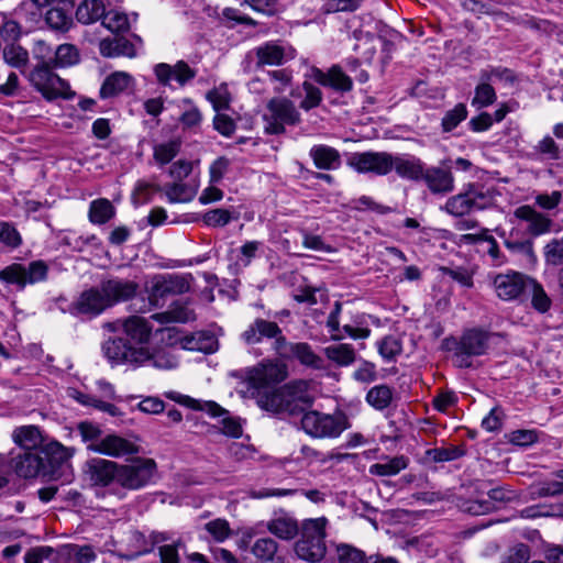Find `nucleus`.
<instances>
[{"instance_id": "13", "label": "nucleus", "mask_w": 563, "mask_h": 563, "mask_svg": "<svg viewBox=\"0 0 563 563\" xmlns=\"http://www.w3.org/2000/svg\"><path fill=\"white\" fill-rule=\"evenodd\" d=\"M190 275L166 274L153 279L150 299L157 306L159 299L167 296H175L188 292L190 290Z\"/></svg>"}, {"instance_id": "20", "label": "nucleus", "mask_w": 563, "mask_h": 563, "mask_svg": "<svg viewBox=\"0 0 563 563\" xmlns=\"http://www.w3.org/2000/svg\"><path fill=\"white\" fill-rule=\"evenodd\" d=\"M530 279L517 272L498 274L494 278V288L496 295L503 300H514L518 298L526 289Z\"/></svg>"}, {"instance_id": "41", "label": "nucleus", "mask_w": 563, "mask_h": 563, "mask_svg": "<svg viewBox=\"0 0 563 563\" xmlns=\"http://www.w3.org/2000/svg\"><path fill=\"white\" fill-rule=\"evenodd\" d=\"M408 466V460L400 455L385 457L382 462L369 466V473L376 476H395Z\"/></svg>"}, {"instance_id": "24", "label": "nucleus", "mask_w": 563, "mask_h": 563, "mask_svg": "<svg viewBox=\"0 0 563 563\" xmlns=\"http://www.w3.org/2000/svg\"><path fill=\"white\" fill-rule=\"evenodd\" d=\"M100 287L109 301V307L120 301L131 299L137 291L139 285L133 280L111 278L103 280Z\"/></svg>"}, {"instance_id": "21", "label": "nucleus", "mask_w": 563, "mask_h": 563, "mask_svg": "<svg viewBox=\"0 0 563 563\" xmlns=\"http://www.w3.org/2000/svg\"><path fill=\"white\" fill-rule=\"evenodd\" d=\"M154 74L157 81L164 86H169L172 80H175L181 87L196 76V71L184 60H179L173 66L159 63L154 67Z\"/></svg>"}, {"instance_id": "36", "label": "nucleus", "mask_w": 563, "mask_h": 563, "mask_svg": "<svg viewBox=\"0 0 563 563\" xmlns=\"http://www.w3.org/2000/svg\"><path fill=\"white\" fill-rule=\"evenodd\" d=\"M314 165L320 169H335L341 164L339 152L328 145H316L310 150Z\"/></svg>"}, {"instance_id": "50", "label": "nucleus", "mask_w": 563, "mask_h": 563, "mask_svg": "<svg viewBox=\"0 0 563 563\" xmlns=\"http://www.w3.org/2000/svg\"><path fill=\"white\" fill-rule=\"evenodd\" d=\"M382 44V40L379 37L373 35H364L357 40V44L355 45V49L360 54V59L363 63H371L378 45Z\"/></svg>"}, {"instance_id": "53", "label": "nucleus", "mask_w": 563, "mask_h": 563, "mask_svg": "<svg viewBox=\"0 0 563 563\" xmlns=\"http://www.w3.org/2000/svg\"><path fill=\"white\" fill-rule=\"evenodd\" d=\"M180 144L177 141H168L154 146V158L161 164L165 165L178 154Z\"/></svg>"}, {"instance_id": "34", "label": "nucleus", "mask_w": 563, "mask_h": 563, "mask_svg": "<svg viewBox=\"0 0 563 563\" xmlns=\"http://www.w3.org/2000/svg\"><path fill=\"white\" fill-rule=\"evenodd\" d=\"M516 217L529 222L528 230L533 235H540L549 231L551 221L541 213H538L530 206H521L516 212Z\"/></svg>"}, {"instance_id": "30", "label": "nucleus", "mask_w": 563, "mask_h": 563, "mask_svg": "<svg viewBox=\"0 0 563 563\" xmlns=\"http://www.w3.org/2000/svg\"><path fill=\"white\" fill-rule=\"evenodd\" d=\"M312 78L322 86H329L341 91H349L352 88V80L339 67H332L328 73L320 69H312Z\"/></svg>"}, {"instance_id": "38", "label": "nucleus", "mask_w": 563, "mask_h": 563, "mask_svg": "<svg viewBox=\"0 0 563 563\" xmlns=\"http://www.w3.org/2000/svg\"><path fill=\"white\" fill-rule=\"evenodd\" d=\"M13 442L25 451H35L42 443V435L37 427L22 426L12 432Z\"/></svg>"}, {"instance_id": "31", "label": "nucleus", "mask_w": 563, "mask_h": 563, "mask_svg": "<svg viewBox=\"0 0 563 563\" xmlns=\"http://www.w3.org/2000/svg\"><path fill=\"white\" fill-rule=\"evenodd\" d=\"M153 318L161 324L170 322L186 323L195 320L196 314L186 302L176 301L170 305L167 311L155 313L153 314Z\"/></svg>"}, {"instance_id": "35", "label": "nucleus", "mask_w": 563, "mask_h": 563, "mask_svg": "<svg viewBox=\"0 0 563 563\" xmlns=\"http://www.w3.org/2000/svg\"><path fill=\"white\" fill-rule=\"evenodd\" d=\"M12 13L23 23L25 30L31 32L40 25L43 16V9L32 0H25Z\"/></svg>"}, {"instance_id": "11", "label": "nucleus", "mask_w": 563, "mask_h": 563, "mask_svg": "<svg viewBox=\"0 0 563 563\" xmlns=\"http://www.w3.org/2000/svg\"><path fill=\"white\" fill-rule=\"evenodd\" d=\"M87 450L113 459L139 454L141 451L137 438H123L115 433L104 435L98 443L88 444Z\"/></svg>"}, {"instance_id": "58", "label": "nucleus", "mask_w": 563, "mask_h": 563, "mask_svg": "<svg viewBox=\"0 0 563 563\" xmlns=\"http://www.w3.org/2000/svg\"><path fill=\"white\" fill-rule=\"evenodd\" d=\"M205 529L217 542H223L231 536V528L225 519L211 520L206 523Z\"/></svg>"}, {"instance_id": "1", "label": "nucleus", "mask_w": 563, "mask_h": 563, "mask_svg": "<svg viewBox=\"0 0 563 563\" xmlns=\"http://www.w3.org/2000/svg\"><path fill=\"white\" fill-rule=\"evenodd\" d=\"M287 376V367L285 364L266 362L245 371V382L250 386V393L257 398V405L269 412L290 415L296 413V406L288 400L285 387L261 394L262 389L268 388L271 385L284 380Z\"/></svg>"}, {"instance_id": "8", "label": "nucleus", "mask_w": 563, "mask_h": 563, "mask_svg": "<svg viewBox=\"0 0 563 563\" xmlns=\"http://www.w3.org/2000/svg\"><path fill=\"white\" fill-rule=\"evenodd\" d=\"M265 131L279 134L286 125H295L300 121V113L295 104L286 98H272L266 106L264 115Z\"/></svg>"}, {"instance_id": "27", "label": "nucleus", "mask_w": 563, "mask_h": 563, "mask_svg": "<svg viewBox=\"0 0 563 563\" xmlns=\"http://www.w3.org/2000/svg\"><path fill=\"white\" fill-rule=\"evenodd\" d=\"M424 163L411 155H395L393 157V170L404 179L420 181Z\"/></svg>"}, {"instance_id": "55", "label": "nucleus", "mask_w": 563, "mask_h": 563, "mask_svg": "<svg viewBox=\"0 0 563 563\" xmlns=\"http://www.w3.org/2000/svg\"><path fill=\"white\" fill-rule=\"evenodd\" d=\"M207 99L211 102L213 109L218 112L228 109L231 101V95L229 92L228 86L225 84H221L220 86L213 88L207 93Z\"/></svg>"}, {"instance_id": "54", "label": "nucleus", "mask_w": 563, "mask_h": 563, "mask_svg": "<svg viewBox=\"0 0 563 563\" xmlns=\"http://www.w3.org/2000/svg\"><path fill=\"white\" fill-rule=\"evenodd\" d=\"M45 22L54 30L66 31L71 24V19L63 9L51 8L45 13Z\"/></svg>"}, {"instance_id": "17", "label": "nucleus", "mask_w": 563, "mask_h": 563, "mask_svg": "<svg viewBox=\"0 0 563 563\" xmlns=\"http://www.w3.org/2000/svg\"><path fill=\"white\" fill-rule=\"evenodd\" d=\"M257 65L278 66L295 57V49L285 43L277 41L266 42L255 49Z\"/></svg>"}, {"instance_id": "52", "label": "nucleus", "mask_w": 563, "mask_h": 563, "mask_svg": "<svg viewBox=\"0 0 563 563\" xmlns=\"http://www.w3.org/2000/svg\"><path fill=\"white\" fill-rule=\"evenodd\" d=\"M444 208L449 213L456 217L472 212L468 191L455 195L448 199Z\"/></svg>"}, {"instance_id": "23", "label": "nucleus", "mask_w": 563, "mask_h": 563, "mask_svg": "<svg viewBox=\"0 0 563 563\" xmlns=\"http://www.w3.org/2000/svg\"><path fill=\"white\" fill-rule=\"evenodd\" d=\"M506 76L509 77V71L507 69H490L483 70L481 74L482 82L476 86L474 98L472 99V106L477 109L488 107L494 103L496 100V92L494 88L489 85V81L495 78H501Z\"/></svg>"}, {"instance_id": "48", "label": "nucleus", "mask_w": 563, "mask_h": 563, "mask_svg": "<svg viewBox=\"0 0 563 563\" xmlns=\"http://www.w3.org/2000/svg\"><path fill=\"white\" fill-rule=\"evenodd\" d=\"M467 191L472 211L487 209L495 202V197L488 189H484L483 187L478 186H472Z\"/></svg>"}, {"instance_id": "5", "label": "nucleus", "mask_w": 563, "mask_h": 563, "mask_svg": "<svg viewBox=\"0 0 563 563\" xmlns=\"http://www.w3.org/2000/svg\"><path fill=\"white\" fill-rule=\"evenodd\" d=\"M85 473L96 489V495L104 497L107 494L118 495L119 463L95 457L86 462Z\"/></svg>"}, {"instance_id": "25", "label": "nucleus", "mask_w": 563, "mask_h": 563, "mask_svg": "<svg viewBox=\"0 0 563 563\" xmlns=\"http://www.w3.org/2000/svg\"><path fill=\"white\" fill-rule=\"evenodd\" d=\"M266 529L276 538L292 540L299 532L297 520L288 514H277L266 522Z\"/></svg>"}, {"instance_id": "16", "label": "nucleus", "mask_w": 563, "mask_h": 563, "mask_svg": "<svg viewBox=\"0 0 563 563\" xmlns=\"http://www.w3.org/2000/svg\"><path fill=\"white\" fill-rule=\"evenodd\" d=\"M44 454L52 463L51 472L54 471V475H51L55 479H58L59 476L56 475V467L62 470L63 483H70L73 481L74 474L71 471V466L69 464V460L73 457L75 450L71 448H66L59 442H49L44 448Z\"/></svg>"}, {"instance_id": "22", "label": "nucleus", "mask_w": 563, "mask_h": 563, "mask_svg": "<svg viewBox=\"0 0 563 563\" xmlns=\"http://www.w3.org/2000/svg\"><path fill=\"white\" fill-rule=\"evenodd\" d=\"M109 307V301L101 287L91 288L84 291L73 305V313L98 316Z\"/></svg>"}, {"instance_id": "64", "label": "nucleus", "mask_w": 563, "mask_h": 563, "mask_svg": "<svg viewBox=\"0 0 563 563\" xmlns=\"http://www.w3.org/2000/svg\"><path fill=\"white\" fill-rule=\"evenodd\" d=\"M529 284L532 286V306L540 312H545L551 306V300L545 294L544 289L541 285L534 283L533 280H529Z\"/></svg>"}, {"instance_id": "10", "label": "nucleus", "mask_w": 563, "mask_h": 563, "mask_svg": "<svg viewBox=\"0 0 563 563\" xmlns=\"http://www.w3.org/2000/svg\"><path fill=\"white\" fill-rule=\"evenodd\" d=\"M48 267L43 261H34L27 266L13 263L0 271V282L14 285L22 290L27 285L43 282L47 277Z\"/></svg>"}, {"instance_id": "60", "label": "nucleus", "mask_w": 563, "mask_h": 563, "mask_svg": "<svg viewBox=\"0 0 563 563\" xmlns=\"http://www.w3.org/2000/svg\"><path fill=\"white\" fill-rule=\"evenodd\" d=\"M68 563H90L96 559L95 551L89 545H73L67 549Z\"/></svg>"}, {"instance_id": "4", "label": "nucleus", "mask_w": 563, "mask_h": 563, "mask_svg": "<svg viewBox=\"0 0 563 563\" xmlns=\"http://www.w3.org/2000/svg\"><path fill=\"white\" fill-rule=\"evenodd\" d=\"M328 519L325 517L306 519L301 523V537L296 542L295 551L298 558L317 563L320 562L325 553V528Z\"/></svg>"}, {"instance_id": "6", "label": "nucleus", "mask_w": 563, "mask_h": 563, "mask_svg": "<svg viewBox=\"0 0 563 563\" xmlns=\"http://www.w3.org/2000/svg\"><path fill=\"white\" fill-rule=\"evenodd\" d=\"M54 66L36 65L27 75L30 84L38 91L46 100H54L57 98L70 99L74 92L67 81L54 74L52 69Z\"/></svg>"}, {"instance_id": "33", "label": "nucleus", "mask_w": 563, "mask_h": 563, "mask_svg": "<svg viewBox=\"0 0 563 563\" xmlns=\"http://www.w3.org/2000/svg\"><path fill=\"white\" fill-rule=\"evenodd\" d=\"M0 18V38L4 43L13 44L18 42L24 33H29L23 23L18 20L13 13H1Z\"/></svg>"}, {"instance_id": "26", "label": "nucleus", "mask_w": 563, "mask_h": 563, "mask_svg": "<svg viewBox=\"0 0 563 563\" xmlns=\"http://www.w3.org/2000/svg\"><path fill=\"white\" fill-rule=\"evenodd\" d=\"M174 344L179 343L180 346L189 351H200L203 353H213L218 350V340L210 333L197 332L192 335L178 338L177 330L173 333Z\"/></svg>"}, {"instance_id": "9", "label": "nucleus", "mask_w": 563, "mask_h": 563, "mask_svg": "<svg viewBox=\"0 0 563 563\" xmlns=\"http://www.w3.org/2000/svg\"><path fill=\"white\" fill-rule=\"evenodd\" d=\"M301 427L313 438H336L347 428V423L346 418L341 413L308 411L301 418Z\"/></svg>"}, {"instance_id": "45", "label": "nucleus", "mask_w": 563, "mask_h": 563, "mask_svg": "<svg viewBox=\"0 0 563 563\" xmlns=\"http://www.w3.org/2000/svg\"><path fill=\"white\" fill-rule=\"evenodd\" d=\"M79 62V52L71 44H62L54 51L52 66L54 67H69Z\"/></svg>"}, {"instance_id": "7", "label": "nucleus", "mask_w": 563, "mask_h": 563, "mask_svg": "<svg viewBox=\"0 0 563 563\" xmlns=\"http://www.w3.org/2000/svg\"><path fill=\"white\" fill-rule=\"evenodd\" d=\"M157 465L153 459L139 457L128 464H119L118 487L137 490L151 484L156 475Z\"/></svg>"}, {"instance_id": "15", "label": "nucleus", "mask_w": 563, "mask_h": 563, "mask_svg": "<svg viewBox=\"0 0 563 563\" xmlns=\"http://www.w3.org/2000/svg\"><path fill=\"white\" fill-rule=\"evenodd\" d=\"M488 336L485 332L470 330L463 334L455 353V362L460 367L468 366L467 356L482 355L487 350Z\"/></svg>"}, {"instance_id": "18", "label": "nucleus", "mask_w": 563, "mask_h": 563, "mask_svg": "<svg viewBox=\"0 0 563 563\" xmlns=\"http://www.w3.org/2000/svg\"><path fill=\"white\" fill-rule=\"evenodd\" d=\"M10 467L24 478H32L40 474L54 475V471H47L42 456L36 451H25L11 459Z\"/></svg>"}, {"instance_id": "51", "label": "nucleus", "mask_w": 563, "mask_h": 563, "mask_svg": "<svg viewBox=\"0 0 563 563\" xmlns=\"http://www.w3.org/2000/svg\"><path fill=\"white\" fill-rule=\"evenodd\" d=\"M336 556L339 563H368L363 551L345 543L336 545Z\"/></svg>"}, {"instance_id": "44", "label": "nucleus", "mask_w": 563, "mask_h": 563, "mask_svg": "<svg viewBox=\"0 0 563 563\" xmlns=\"http://www.w3.org/2000/svg\"><path fill=\"white\" fill-rule=\"evenodd\" d=\"M101 19L102 26L112 33L125 32L130 27V20L128 15L119 10H104V14Z\"/></svg>"}, {"instance_id": "3", "label": "nucleus", "mask_w": 563, "mask_h": 563, "mask_svg": "<svg viewBox=\"0 0 563 563\" xmlns=\"http://www.w3.org/2000/svg\"><path fill=\"white\" fill-rule=\"evenodd\" d=\"M154 321L155 319L153 318V316H151L150 318H144L141 316H131L125 319H119L113 322H110L106 325V328L111 332L124 333L126 336V341H124L123 339L121 340L126 346H148V342L153 332L159 333L162 335V340H167V344L174 345V343L176 342V340L173 339L175 327L154 329Z\"/></svg>"}, {"instance_id": "62", "label": "nucleus", "mask_w": 563, "mask_h": 563, "mask_svg": "<svg viewBox=\"0 0 563 563\" xmlns=\"http://www.w3.org/2000/svg\"><path fill=\"white\" fill-rule=\"evenodd\" d=\"M220 417H222L220 423L223 434L231 438H240L242 435L243 429L240 419L230 416L225 409Z\"/></svg>"}, {"instance_id": "42", "label": "nucleus", "mask_w": 563, "mask_h": 563, "mask_svg": "<svg viewBox=\"0 0 563 563\" xmlns=\"http://www.w3.org/2000/svg\"><path fill=\"white\" fill-rule=\"evenodd\" d=\"M325 356L339 366H349L355 361V351L351 344L340 343L324 347Z\"/></svg>"}, {"instance_id": "47", "label": "nucleus", "mask_w": 563, "mask_h": 563, "mask_svg": "<svg viewBox=\"0 0 563 563\" xmlns=\"http://www.w3.org/2000/svg\"><path fill=\"white\" fill-rule=\"evenodd\" d=\"M3 59L9 66L23 69L29 63V52L14 43L8 44L3 48Z\"/></svg>"}, {"instance_id": "14", "label": "nucleus", "mask_w": 563, "mask_h": 563, "mask_svg": "<svg viewBox=\"0 0 563 563\" xmlns=\"http://www.w3.org/2000/svg\"><path fill=\"white\" fill-rule=\"evenodd\" d=\"M243 340L247 344H256L264 338L275 339V349L280 355H286L283 349L286 342L282 336V330L277 323L264 319H256L242 334Z\"/></svg>"}, {"instance_id": "43", "label": "nucleus", "mask_w": 563, "mask_h": 563, "mask_svg": "<svg viewBox=\"0 0 563 563\" xmlns=\"http://www.w3.org/2000/svg\"><path fill=\"white\" fill-rule=\"evenodd\" d=\"M289 351L301 364L313 368H322L323 361L317 355L308 343H295L289 345Z\"/></svg>"}, {"instance_id": "56", "label": "nucleus", "mask_w": 563, "mask_h": 563, "mask_svg": "<svg viewBox=\"0 0 563 563\" xmlns=\"http://www.w3.org/2000/svg\"><path fill=\"white\" fill-rule=\"evenodd\" d=\"M467 117V110L465 104L459 103L452 110L448 111L442 119V128L445 132H450L455 129L460 122L465 120Z\"/></svg>"}, {"instance_id": "61", "label": "nucleus", "mask_w": 563, "mask_h": 563, "mask_svg": "<svg viewBox=\"0 0 563 563\" xmlns=\"http://www.w3.org/2000/svg\"><path fill=\"white\" fill-rule=\"evenodd\" d=\"M544 258L550 265L563 264V243L560 239H554L544 246Z\"/></svg>"}, {"instance_id": "12", "label": "nucleus", "mask_w": 563, "mask_h": 563, "mask_svg": "<svg viewBox=\"0 0 563 563\" xmlns=\"http://www.w3.org/2000/svg\"><path fill=\"white\" fill-rule=\"evenodd\" d=\"M394 155L386 152L354 153L349 165L357 173H373L379 176L393 170Z\"/></svg>"}, {"instance_id": "28", "label": "nucleus", "mask_w": 563, "mask_h": 563, "mask_svg": "<svg viewBox=\"0 0 563 563\" xmlns=\"http://www.w3.org/2000/svg\"><path fill=\"white\" fill-rule=\"evenodd\" d=\"M135 85L134 78L125 71H114L106 77L101 88L100 96L103 99L115 97Z\"/></svg>"}, {"instance_id": "29", "label": "nucleus", "mask_w": 563, "mask_h": 563, "mask_svg": "<svg viewBox=\"0 0 563 563\" xmlns=\"http://www.w3.org/2000/svg\"><path fill=\"white\" fill-rule=\"evenodd\" d=\"M166 398L180 404L185 407L206 411L209 416L216 418L217 416H221L224 411L220 405L211 400H199L195 399L190 396L179 394L177 391H167L165 393Z\"/></svg>"}, {"instance_id": "59", "label": "nucleus", "mask_w": 563, "mask_h": 563, "mask_svg": "<svg viewBox=\"0 0 563 563\" xmlns=\"http://www.w3.org/2000/svg\"><path fill=\"white\" fill-rule=\"evenodd\" d=\"M71 396L80 404L86 406H92L101 411L110 413L111 416H115L118 413V408L114 405L103 400H99L93 396L85 395L79 391H75Z\"/></svg>"}, {"instance_id": "57", "label": "nucleus", "mask_w": 563, "mask_h": 563, "mask_svg": "<svg viewBox=\"0 0 563 563\" xmlns=\"http://www.w3.org/2000/svg\"><path fill=\"white\" fill-rule=\"evenodd\" d=\"M378 352L386 361L394 360L401 352L400 341L393 335L385 336L377 343Z\"/></svg>"}, {"instance_id": "49", "label": "nucleus", "mask_w": 563, "mask_h": 563, "mask_svg": "<svg viewBox=\"0 0 563 563\" xmlns=\"http://www.w3.org/2000/svg\"><path fill=\"white\" fill-rule=\"evenodd\" d=\"M391 389L386 385L375 386L371 388L366 395L367 402L378 410L387 408L391 401Z\"/></svg>"}, {"instance_id": "19", "label": "nucleus", "mask_w": 563, "mask_h": 563, "mask_svg": "<svg viewBox=\"0 0 563 563\" xmlns=\"http://www.w3.org/2000/svg\"><path fill=\"white\" fill-rule=\"evenodd\" d=\"M421 181L433 195H448L454 190V177L449 168L424 166Z\"/></svg>"}, {"instance_id": "63", "label": "nucleus", "mask_w": 563, "mask_h": 563, "mask_svg": "<svg viewBox=\"0 0 563 563\" xmlns=\"http://www.w3.org/2000/svg\"><path fill=\"white\" fill-rule=\"evenodd\" d=\"M184 112L180 117V122L186 128H195L201 122V113L197 107L188 99L183 101Z\"/></svg>"}, {"instance_id": "40", "label": "nucleus", "mask_w": 563, "mask_h": 563, "mask_svg": "<svg viewBox=\"0 0 563 563\" xmlns=\"http://www.w3.org/2000/svg\"><path fill=\"white\" fill-rule=\"evenodd\" d=\"M197 185L185 184L179 180L164 187L165 195L172 203H184L191 201L197 194Z\"/></svg>"}, {"instance_id": "39", "label": "nucleus", "mask_w": 563, "mask_h": 563, "mask_svg": "<svg viewBox=\"0 0 563 563\" xmlns=\"http://www.w3.org/2000/svg\"><path fill=\"white\" fill-rule=\"evenodd\" d=\"M103 0H81L76 10V19L82 24H91L104 14Z\"/></svg>"}, {"instance_id": "32", "label": "nucleus", "mask_w": 563, "mask_h": 563, "mask_svg": "<svg viewBox=\"0 0 563 563\" xmlns=\"http://www.w3.org/2000/svg\"><path fill=\"white\" fill-rule=\"evenodd\" d=\"M288 400L296 406V412L301 411L312 402L313 396L309 384L305 380L289 383L284 386Z\"/></svg>"}, {"instance_id": "46", "label": "nucleus", "mask_w": 563, "mask_h": 563, "mask_svg": "<svg viewBox=\"0 0 563 563\" xmlns=\"http://www.w3.org/2000/svg\"><path fill=\"white\" fill-rule=\"evenodd\" d=\"M114 216V208L107 199H98L91 202L89 219L92 223L103 224Z\"/></svg>"}, {"instance_id": "2", "label": "nucleus", "mask_w": 563, "mask_h": 563, "mask_svg": "<svg viewBox=\"0 0 563 563\" xmlns=\"http://www.w3.org/2000/svg\"><path fill=\"white\" fill-rule=\"evenodd\" d=\"M106 357L114 365L131 364L142 366L151 364L158 369H173L178 360L167 350H152L150 346H126L121 338L108 340L102 346Z\"/></svg>"}, {"instance_id": "37", "label": "nucleus", "mask_w": 563, "mask_h": 563, "mask_svg": "<svg viewBox=\"0 0 563 563\" xmlns=\"http://www.w3.org/2000/svg\"><path fill=\"white\" fill-rule=\"evenodd\" d=\"M251 552L261 562L286 563L282 556L277 555L278 543L268 537L257 539Z\"/></svg>"}]
</instances>
